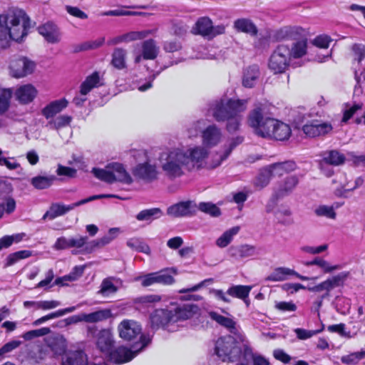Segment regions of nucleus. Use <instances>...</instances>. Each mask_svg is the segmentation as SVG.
Segmentation results:
<instances>
[{"label": "nucleus", "mask_w": 365, "mask_h": 365, "mask_svg": "<svg viewBox=\"0 0 365 365\" xmlns=\"http://www.w3.org/2000/svg\"><path fill=\"white\" fill-rule=\"evenodd\" d=\"M252 287L249 285H232L227 291V294L232 297L245 300L249 297Z\"/></svg>", "instance_id": "obj_42"}, {"label": "nucleus", "mask_w": 365, "mask_h": 365, "mask_svg": "<svg viewBox=\"0 0 365 365\" xmlns=\"http://www.w3.org/2000/svg\"><path fill=\"white\" fill-rule=\"evenodd\" d=\"M87 331L88 336L96 339V346L101 352L107 354L113 348L115 341L110 329L98 330L96 326H90Z\"/></svg>", "instance_id": "obj_12"}, {"label": "nucleus", "mask_w": 365, "mask_h": 365, "mask_svg": "<svg viewBox=\"0 0 365 365\" xmlns=\"http://www.w3.org/2000/svg\"><path fill=\"white\" fill-rule=\"evenodd\" d=\"M82 314L83 322L96 323L110 318L111 317V312L109 309H101L92 313H83Z\"/></svg>", "instance_id": "obj_41"}, {"label": "nucleus", "mask_w": 365, "mask_h": 365, "mask_svg": "<svg viewBox=\"0 0 365 365\" xmlns=\"http://www.w3.org/2000/svg\"><path fill=\"white\" fill-rule=\"evenodd\" d=\"M197 210L209 214L212 217H218L220 215V209L212 202H200L197 205Z\"/></svg>", "instance_id": "obj_53"}, {"label": "nucleus", "mask_w": 365, "mask_h": 365, "mask_svg": "<svg viewBox=\"0 0 365 365\" xmlns=\"http://www.w3.org/2000/svg\"><path fill=\"white\" fill-rule=\"evenodd\" d=\"M260 76L259 66L252 65L246 68L243 73L242 85L246 88H253Z\"/></svg>", "instance_id": "obj_32"}, {"label": "nucleus", "mask_w": 365, "mask_h": 365, "mask_svg": "<svg viewBox=\"0 0 365 365\" xmlns=\"http://www.w3.org/2000/svg\"><path fill=\"white\" fill-rule=\"evenodd\" d=\"M365 356V351L354 352L349 355L343 356L341 361L346 364H355Z\"/></svg>", "instance_id": "obj_57"}, {"label": "nucleus", "mask_w": 365, "mask_h": 365, "mask_svg": "<svg viewBox=\"0 0 365 365\" xmlns=\"http://www.w3.org/2000/svg\"><path fill=\"white\" fill-rule=\"evenodd\" d=\"M56 180L55 175H38L31 180V185L38 190L47 189L51 187Z\"/></svg>", "instance_id": "obj_43"}, {"label": "nucleus", "mask_w": 365, "mask_h": 365, "mask_svg": "<svg viewBox=\"0 0 365 365\" xmlns=\"http://www.w3.org/2000/svg\"><path fill=\"white\" fill-rule=\"evenodd\" d=\"M331 41L332 39L330 36L327 35H319L313 40L312 43L317 47L327 48Z\"/></svg>", "instance_id": "obj_64"}, {"label": "nucleus", "mask_w": 365, "mask_h": 365, "mask_svg": "<svg viewBox=\"0 0 365 365\" xmlns=\"http://www.w3.org/2000/svg\"><path fill=\"white\" fill-rule=\"evenodd\" d=\"M347 161L356 167L365 166V155H356L354 152L347 153Z\"/></svg>", "instance_id": "obj_62"}, {"label": "nucleus", "mask_w": 365, "mask_h": 365, "mask_svg": "<svg viewBox=\"0 0 365 365\" xmlns=\"http://www.w3.org/2000/svg\"><path fill=\"white\" fill-rule=\"evenodd\" d=\"M320 156L322 159L319 161L333 166L343 165L347 160V156L346 157L337 150L324 151L321 153Z\"/></svg>", "instance_id": "obj_31"}, {"label": "nucleus", "mask_w": 365, "mask_h": 365, "mask_svg": "<svg viewBox=\"0 0 365 365\" xmlns=\"http://www.w3.org/2000/svg\"><path fill=\"white\" fill-rule=\"evenodd\" d=\"M38 33L50 43H57L61 41V32L58 27L51 23L47 22L38 27Z\"/></svg>", "instance_id": "obj_25"}, {"label": "nucleus", "mask_w": 365, "mask_h": 365, "mask_svg": "<svg viewBox=\"0 0 365 365\" xmlns=\"http://www.w3.org/2000/svg\"><path fill=\"white\" fill-rule=\"evenodd\" d=\"M306 35V31L299 26H285L271 31L272 41L297 40Z\"/></svg>", "instance_id": "obj_15"}, {"label": "nucleus", "mask_w": 365, "mask_h": 365, "mask_svg": "<svg viewBox=\"0 0 365 365\" xmlns=\"http://www.w3.org/2000/svg\"><path fill=\"white\" fill-rule=\"evenodd\" d=\"M71 117L67 115H60L48 123V126L51 129L58 130L68 125L71 121Z\"/></svg>", "instance_id": "obj_52"}, {"label": "nucleus", "mask_w": 365, "mask_h": 365, "mask_svg": "<svg viewBox=\"0 0 365 365\" xmlns=\"http://www.w3.org/2000/svg\"><path fill=\"white\" fill-rule=\"evenodd\" d=\"M233 27L237 31L245 33L251 36H255L258 33L256 25L249 19L242 18L235 20Z\"/></svg>", "instance_id": "obj_33"}, {"label": "nucleus", "mask_w": 365, "mask_h": 365, "mask_svg": "<svg viewBox=\"0 0 365 365\" xmlns=\"http://www.w3.org/2000/svg\"><path fill=\"white\" fill-rule=\"evenodd\" d=\"M12 94L11 88H0V115L9 110Z\"/></svg>", "instance_id": "obj_47"}, {"label": "nucleus", "mask_w": 365, "mask_h": 365, "mask_svg": "<svg viewBox=\"0 0 365 365\" xmlns=\"http://www.w3.org/2000/svg\"><path fill=\"white\" fill-rule=\"evenodd\" d=\"M150 341L151 339L149 336L142 334L140 337L141 344L140 349L132 351L125 346H119L114 350L112 349L106 355H108L109 361L114 364H124L131 361L143 349L150 344Z\"/></svg>", "instance_id": "obj_10"}, {"label": "nucleus", "mask_w": 365, "mask_h": 365, "mask_svg": "<svg viewBox=\"0 0 365 365\" xmlns=\"http://www.w3.org/2000/svg\"><path fill=\"white\" fill-rule=\"evenodd\" d=\"M243 141V138L237 136L232 138L229 144L226 145L223 154L220 155L217 159V162L212 165V168H216L221 165V163L225 160L230 155L232 151Z\"/></svg>", "instance_id": "obj_45"}, {"label": "nucleus", "mask_w": 365, "mask_h": 365, "mask_svg": "<svg viewBox=\"0 0 365 365\" xmlns=\"http://www.w3.org/2000/svg\"><path fill=\"white\" fill-rule=\"evenodd\" d=\"M245 346L247 345L237 342L233 336L227 335L216 341L215 353L224 361L240 363L242 358Z\"/></svg>", "instance_id": "obj_5"}, {"label": "nucleus", "mask_w": 365, "mask_h": 365, "mask_svg": "<svg viewBox=\"0 0 365 365\" xmlns=\"http://www.w3.org/2000/svg\"><path fill=\"white\" fill-rule=\"evenodd\" d=\"M249 99L221 98L212 106V114L218 122L225 121L230 117H242L246 111Z\"/></svg>", "instance_id": "obj_4"}, {"label": "nucleus", "mask_w": 365, "mask_h": 365, "mask_svg": "<svg viewBox=\"0 0 365 365\" xmlns=\"http://www.w3.org/2000/svg\"><path fill=\"white\" fill-rule=\"evenodd\" d=\"M228 254L230 257L240 260L259 255V249L256 246L248 244L234 245L228 249Z\"/></svg>", "instance_id": "obj_23"}, {"label": "nucleus", "mask_w": 365, "mask_h": 365, "mask_svg": "<svg viewBox=\"0 0 365 365\" xmlns=\"http://www.w3.org/2000/svg\"><path fill=\"white\" fill-rule=\"evenodd\" d=\"M118 330L120 338L126 341H130L141 334L142 328L137 322L125 319L119 324Z\"/></svg>", "instance_id": "obj_21"}, {"label": "nucleus", "mask_w": 365, "mask_h": 365, "mask_svg": "<svg viewBox=\"0 0 365 365\" xmlns=\"http://www.w3.org/2000/svg\"><path fill=\"white\" fill-rule=\"evenodd\" d=\"M289 275H294L303 281L309 280L311 278L303 276L295 272L294 269L288 267H277L276 268L266 279L267 281L272 282H281L286 280Z\"/></svg>", "instance_id": "obj_26"}, {"label": "nucleus", "mask_w": 365, "mask_h": 365, "mask_svg": "<svg viewBox=\"0 0 365 365\" xmlns=\"http://www.w3.org/2000/svg\"><path fill=\"white\" fill-rule=\"evenodd\" d=\"M314 213L318 217H324L329 219L334 220L336 218V212L332 206L319 205L314 210Z\"/></svg>", "instance_id": "obj_54"}, {"label": "nucleus", "mask_w": 365, "mask_h": 365, "mask_svg": "<svg viewBox=\"0 0 365 365\" xmlns=\"http://www.w3.org/2000/svg\"><path fill=\"white\" fill-rule=\"evenodd\" d=\"M206 122L205 120H198L192 123L187 129V136L189 138L197 137L199 133L202 134V131L205 128Z\"/></svg>", "instance_id": "obj_50"}, {"label": "nucleus", "mask_w": 365, "mask_h": 365, "mask_svg": "<svg viewBox=\"0 0 365 365\" xmlns=\"http://www.w3.org/2000/svg\"><path fill=\"white\" fill-rule=\"evenodd\" d=\"M239 227H234L225 232L216 241V245L221 247H227L232 240L233 237L238 233Z\"/></svg>", "instance_id": "obj_48"}, {"label": "nucleus", "mask_w": 365, "mask_h": 365, "mask_svg": "<svg viewBox=\"0 0 365 365\" xmlns=\"http://www.w3.org/2000/svg\"><path fill=\"white\" fill-rule=\"evenodd\" d=\"M322 329H323L317 330H307L304 329L297 328L294 329V332L297 334V336L299 339L305 340L320 333L322 331Z\"/></svg>", "instance_id": "obj_61"}, {"label": "nucleus", "mask_w": 365, "mask_h": 365, "mask_svg": "<svg viewBox=\"0 0 365 365\" xmlns=\"http://www.w3.org/2000/svg\"><path fill=\"white\" fill-rule=\"evenodd\" d=\"M9 68L11 76L21 78L32 73L36 68V63L26 57L21 56L11 60Z\"/></svg>", "instance_id": "obj_14"}, {"label": "nucleus", "mask_w": 365, "mask_h": 365, "mask_svg": "<svg viewBox=\"0 0 365 365\" xmlns=\"http://www.w3.org/2000/svg\"><path fill=\"white\" fill-rule=\"evenodd\" d=\"M237 365H269V362L260 355H255L248 346H245L241 361Z\"/></svg>", "instance_id": "obj_30"}, {"label": "nucleus", "mask_w": 365, "mask_h": 365, "mask_svg": "<svg viewBox=\"0 0 365 365\" xmlns=\"http://www.w3.org/2000/svg\"><path fill=\"white\" fill-rule=\"evenodd\" d=\"M111 242L110 237H108L107 235L103 236V237L93 240L88 242V245L86 246V251L91 252L96 247H103L107 244H109Z\"/></svg>", "instance_id": "obj_59"}, {"label": "nucleus", "mask_w": 365, "mask_h": 365, "mask_svg": "<svg viewBox=\"0 0 365 365\" xmlns=\"http://www.w3.org/2000/svg\"><path fill=\"white\" fill-rule=\"evenodd\" d=\"M197 212V204L192 200L181 201L169 206L167 209V215L175 218L191 217Z\"/></svg>", "instance_id": "obj_16"}, {"label": "nucleus", "mask_w": 365, "mask_h": 365, "mask_svg": "<svg viewBox=\"0 0 365 365\" xmlns=\"http://www.w3.org/2000/svg\"><path fill=\"white\" fill-rule=\"evenodd\" d=\"M292 43L289 48L290 58H299L307 53V40L306 38H299Z\"/></svg>", "instance_id": "obj_35"}, {"label": "nucleus", "mask_w": 365, "mask_h": 365, "mask_svg": "<svg viewBox=\"0 0 365 365\" xmlns=\"http://www.w3.org/2000/svg\"><path fill=\"white\" fill-rule=\"evenodd\" d=\"M133 175L146 182H150L158 179V171L155 165L148 162L139 163L133 170Z\"/></svg>", "instance_id": "obj_22"}, {"label": "nucleus", "mask_w": 365, "mask_h": 365, "mask_svg": "<svg viewBox=\"0 0 365 365\" xmlns=\"http://www.w3.org/2000/svg\"><path fill=\"white\" fill-rule=\"evenodd\" d=\"M111 57L110 63L114 68L118 70L126 68L127 51L125 48L120 47L115 48Z\"/></svg>", "instance_id": "obj_36"}, {"label": "nucleus", "mask_w": 365, "mask_h": 365, "mask_svg": "<svg viewBox=\"0 0 365 365\" xmlns=\"http://www.w3.org/2000/svg\"><path fill=\"white\" fill-rule=\"evenodd\" d=\"M197 310V307L196 305L185 304L177 307L174 311H172V319L174 327L178 328V325H176L178 322L191 318Z\"/></svg>", "instance_id": "obj_29"}, {"label": "nucleus", "mask_w": 365, "mask_h": 365, "mask_svg": "<svg viewBox=\"0 0 365 365\" xmlns=\"http://www.w3.org/2000/svg\"><path fill=\"white\" fill-rule=\"evenodd\" d=\"M101 85L99 73L95 71L91 75L87 76L86 80L82 83L80 93L81 95L86 96L93 88L98 87Z\"/></svg>", "instance_id": "obj_39"}, {"label": "nucleus", "mask_w": 365, "mask_h": 365, "mask_svg": "<svg viewBox=\"0 0 365 365\" xmlns=\"http://www.w3.org/2000/svg\"><path fill=\"white\" fill-rule=\"evenodd\" d=\"M349 276V272H341L324 280L323 284L325 293L322 295V298L329 297L330 295L329 292L333 289L343 286Z\"/></svg>", "instance_id": "obj_27"}, {"label": "nucleus", "mask_w": 365, "mask_h": 365, "mask_svg": "<svg viewBox=\"0 0 365 365\" xmlns=\"http://www.w3.org/2000/svg\"><path fill=\"white\" fill-rule=\"evenodd\" d=\"M163 211L158 207L146 209L140 211L137 215L136 219L138 221H146L151 222L155 219L160 218L163 216Z\"/></svg>", "instance_id": "obj_44"}, {"label": "nucleus", "mask_w": 365, "mask_h": 365, "mask_svg": "<svg viewBox=\"0 0 365 365\" xmlns=\"http://www.w3.org/2000/svg\"><path fill=\"white\" fill-rule=\"evenodd\" d=\"M68 103V101L65 98L53 101L42 110V114L46 119L53 118L55 115L66 108Z\"/></svg>", "instance_id": "obj_34"}, {"label": "nucleus", "mask_w": 365, "mask_h": 365, "mask_svg": "<svg viewBox=\"0 0 365 365\" xmlns=\"http://www.w3.org/2000/svg\"><path fill=\"white\" fill-rule=\"evenodd\" d=\"M208 157L209 151L201 145H181L162 152L158 160L164 175L175 180L204 169Z\"/></svg>", "instance_id": "obj_1"}, {"label": "nucleus", "mask_w": 365, "mask_h": 365, "mask_svg": "<svg viewBox=\"0 0 365 365\" xmlns=\"http://www.w3.org/2000/svg\"><path fill=\"white\" fill-rule=\"evenodd\" d=\"M222 139V132L216 125H210L202 131V143L200 145L205 148L209 152V149L217 145Z\"/></svg>", "instance_id": "obj_17"}, {"label": "nucleus", "mask_w": 365, "mask_h": 365, "mask_svg": "<svg viewBox=\"0 0 365 365\" xmlns=\"http://www.w3.org/2000/svg\"><path fill=\"white\" fill-rule=\"evenodd\" d=\"M62 365H87V356L82 351L70 352L63 360Z\"/></svg>", "instance_id": "obj_40"}, {"label": "nucleus", "mask_w": 365, "mask_h": 365, "mask_svg": "<svg viewBox=\"0 0 365 365\" xmlns=\"http://www.w3.org/2000/svg\"><path fill=\"white\" fill-rule=\"evenodd\" d=\"M128 247L138 252L148 254L150 252L149 246L144 243L140 238L133 237L128 239L126 242Z\"/></svg>", "instance_id": "obj_49"}, {"label": "nucleus", "mask_w": 365, "mask_h": 365, "mask_svg": "<svg viewBox=\"0 0 365 365\" xmlns=\"http://www.w3.org/2000/svg\"><path fill=\"white\" fill-rule=\"evenodd\" d=\"M161 300V297L158 294H149L140 297L137 299V302L143 306H149L159 302Z\"/></svg>", "instance_id": "obj_63"}, {"label": "nucleus", "mask_w": 365, "mask_h": 365, "mask_svg": "<svg viewBox=\"0 0 365 365\" xmlns=\"http://www.w3.org/2000/svg\"><path fill=\"white\" fill-rule=\"evenodd\" d=\"M209 315L212 320L215 321L221 326H223L227 329L235 328V322L232 319L224 317L215 312H210Z\"/></svg>", "instance_id": "obj_51"}, {"label": "nucleus", "mask_w": 365, "mask_h": 365, "mask_svg": "<svg viewBox=\"0 0 365 365\" xmlns=\"http://www.w3.org/2000/svg\"><path fill=\"white\" fill-rule=\"evenodd\" d=\"M333 126L329 122L313 120L302 127L304 133L308 137L315 138L331 133Z\"/></svg>", "instance_id": "obj_19"}, {"label": "nucleus", "mask_w": 365, "mask_h": 365, "mask_svg": "<svg viewBox=\"0 0 365 365\" xmlns=\"http://www.w3.org/2000/svg\"><path fill=\"white\" fill-rule=\"evenodd\" d=\"M308 266H317L324 274H330L341 269L340 264H331L327 260L322 257H315L313 260L306 264Z\"/></svg>", "instance_id": "obj_38"}, {"label": "nucleus", "mask_w": 365, "mask_h": 365, "mask_svg": "<svg viewBox=\"0 0 365 365\" xmlns=\"http://www.w3.org/2000/svg\"><path fill=\"white\" fill-rule=\"evenodd\" d=\"M88 245V237L77 235L76 237L66 238L58 237L53 247L56 250H62L70 248L83 249L86 251V246Z\"/></svg>", "instance_id": "obj_18"}, {"label": "nucleus", "mask_w": 365, "mask_h": 365, "mask_svg": "<svg viewBox=\"0 0 365 365\" xmlns=\"http://www.w3.org/2000/svg\"><path fill=\"white\" fill-rule=\"evenodd\" d=\"M354 60L361 62L365 58V46L361 43H355L351 46Z\"/></svg>", "instance_id": "obj_60"}, {"label": "nucleus", "mask_w": 365, "mask_h": 365, "mask_svg": "<svg viewBox=\"0 0 365 365\" xmlns=\"http://www.w3.org/2000/svg\"><path fill=\"white\" fill-rule=\"evenodd\" d=\"M110 197L120 198L116 195H96L70 205H64L61 202H53L49 206L48 210L43 215L42 220H46L48 219L49 220H52L58 217L66 215L68 212L73 210L74 208L80 205H84L95 200Z\"/></svg>", "instance_id": "obj_8"}, {"label": "nucleus", "mask_w": 365, "mask_h": 365, "mask_svg": "<svg viewBox=\"0 0 365 365\" xmlns=\"http://www.w3.org/2000/svg\"><path fill=\"white\" fill-rule=\"evenodd\" d=\"M289 46L287 44H279L271 54L268 67L274 74L283 73L290 63Z\"/></svg>", "instance_id": "obj_9"}, {"label": "nucleus", "mask_w": 365, "mask_h": 365, "mask_svg": "<svg viewBox=\"0 0 365 365\" xmlns=\"http://www.w3.org/2000/svg\"><path fill=\"white\" fill-rule=\"evenodd\" d=\"M66 341L61 335L49 337L47 340V346L43 348L40 346H33L29 356L35 362L38 363L46 358L48 349L55 356H60L65 353L66 349Z\"/></svg>", "instance_id": "obj_7"}, {"label": "nucleus", "mask_w": 365, "mask_h": 365, "mask_svg": "<svg viewBox=\"0 0 365 365\" xmlns=\"http://www.w3.org/2000/svg\"><path fill=\"white\" fill-rule=\"evenodd\" d=\"M272 178L269 170L267 168H263L255 180L256 186L262 188L268 185Z\"/></svg>", "instance_id": "obj_56"}, {"label": "nucleus", "mask_w": 365, "mask_h": 365, "mask_svg": "<svg viewBox=\"0 0 365 365\" xmlns=\"http://www.w3.org/2000/svg\"><path fill=\"white\" fill-rule=\"evenodd\" d=\"M38 91L31 84H25L18 87L14 91V96L19 103L26 105L31 103L36 97Z\"/></svg>", "instance_id": "obj_24"}, {"label": "nucleus", "mask_w": 365, "mask_h": 365, "mask_svg": "<svg viewBox=\"0 0 365 365\" xmlns=\"http://www.w3.org/2000/svg\"><path fill=\"white\" fill-rule=\"evenodd\" d=\"M92 173L96 178L108 183L119 181L129 185L133 182L130 175L126 171L124 166L117 163L108 165L106 169L94 168L92 170Z\"/></svg>", "instance_id": "obj_6"}, {"label": "nucleus", "mask_w": 365, "mask_h": 365, "mask_svg": "<svg viewBox=\"0 0 365 365\" xmlns=\"http://www.w3.org/2000/svg\"><path fill=\"white\" fill-rule=\"evenodd\" d=\"M152 30H143L138 31H130L126 33L128 41L131 42L137 40H142L148 37L149 35L153 34Z\"/></svg>", "instance_id": "obj_58"}, {"label": "nucleus", "mask_w": 365, "mask_h": 365, "mask_svg": "<svg viewBox=\"0 0 365 365\" xmlns=\"http://www.w3.org/2000/svg\"><path fill=\"white\" fill-rule=\"evenodd\" d=\"M27 35L26 14L10 9L0 14V51L9 46L11 40L21 41Z\"/></svg>", "instance_id": "obj_3"}, {"label": "nucleus", "mask_w": 365, "mask_h": 365, "mask_svg": "<svg viewBox=\"0 0 365 365\" xmlns=\"http://www.w3.org/2000/svg\"><path fill=\"white\" fill-rule=\"evenodd\" d=\"M248 121L255 133L262 138L285 140L291 135L289 125L269 116L265 104L256 103L249 114Z\"/></svg>", "instance_id": "obj_2"}, {"label": "nucleus", "mask_w": 365, "mask_h": 365, "mask_svg": "<svg viewBox=\"0 0 365 365\" xmlns=\"http://www.w3.org/2000/svg\"><path fill=\"white\" fill-rule=\"evenodd\" d=\"M105 42V38L101 37L96 40L91 41H86L81 45H79L76 49L75 51H86L89 49H96L101 46Z\"/></svg>", "instance_id": "obj_55"}, {"label": "nucleus", "mask_w": 365, "mask_h": 365, "mask_svg": "<svg viewBox=\"0 0 365 365\" xmlns=\"http://www.w3.org/2000/svg\"><path fill=\"white\" fill-rule=\"evenodd\" d=\"M225 26L223 24L214 26L212 20L203 16L199 18L192 29V33L200 35L209 40L214 38L218 35L225 34Z\"/></svg>", "instance_id": "obj_11"}, {"label": "nucleus", "mask_w": 365, "mask_h": 365, "mask_svg": "<svg viewBox=\"0 0 365 365\" xmlns=\"http://www.w3.org/2000/svg\"><path fill=\"white\" fill-rule=\"evenodd\" d=\"M114 279H115L113 277H108L104 279L101 284L98 294L103 297H109L115 294L118 292V288L114 284Z\"/></svg>", "instance_id": "obj_46"}, {"label": "nucleus", "mask_w": 365, "mask_h": 365, "mask_svg": "<svg viewBox=\"0 0 365 365\" xmlns=\"http://www.w3.org/2000/svg\"><path fill=\"white\" fill-rule=\"evenodd\" d=\"M142 52L143 59L154 60L159 53V48L155 40L150 38L142 43Z\"/></svg>", "instance_id": "obj_37"}, {"label": "nucleus", "mask_w": 365, "mask_h": 365, "mask_svg": "<svg viewBox=\"0 0 365 365\" xmlns=\"http://www.w3.org/2000/svg\"><path fill=\"white\" fill-rule=\"evenodd\" d=\"M299 181V179L297 175L287 176L274 190V196L280 198L289 195L295 189Z\"/></svg>", "instance_id": "obj_28"}, {"label": "nucleus", "mask_w": 365, "mask_h": 365, "mask_svg": "<svg viewBox=\"0 0 365 365\" xmlns=\"http://www.w3.org/2000/svg\"><path fill=\"white\" fill-rule=\"evenodd\" d=\"M150 327L153 329L163 328L169 331H175L172 319V311L167 309H156L150 316Z\"/></svg>", "instance_id": "obj_13"}, {"label": "nucleus", "mask_w": 365, "mask_h": 365, "mask_svg": "<svg viewBox=\"0 0 365 365\" xmlns=\"http://www.w3.org/2000/svg\"><path fill=\"white\" fill-rule=\"evenodd\" d=\"M134 280L140 282L143 287H149L154 284H172L175 282L174 278L171 275L162 272H153L138 276L135 277Z\"/></svg>", "instance_id": "obj_20"}]
</instances>
